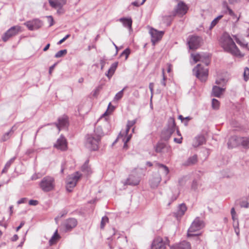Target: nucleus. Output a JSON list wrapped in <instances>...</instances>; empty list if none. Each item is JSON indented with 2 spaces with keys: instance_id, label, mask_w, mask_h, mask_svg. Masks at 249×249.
<instances>
[{
  "instance_id": "nucleus-2",
  "label": "nucleus",
  "mask_w": 249,
  "mask_h": 249,
  "mask_svg": "<svg viewBox=\"0 0 249 249\" xmlns=\"http://www.w3.org/2000/svg\"><path fill=\"white\" fill-rule=\"evenodd\" d=\"M176 130L175 121L174 118H170L168 119L166 126L164 127L161 132V139L164 141L168 140Z\"/></svg>"
},
{
  "instance_id": "nucleus-22",
  "label": "nucleus",
  "mask_w": 249,
  "mask_h": 249,
  "mask_svg": "<svg viewBox=\"0 0 249 249\" xmlns=\"http://www.w3.org/2000/svg\"><path fill=\"white\" fill-rule=\"evenodd\" d=\"M118 62H116L111 64V67L108 69L107 73L106 74L107 76L110 79L113 75L115 71L118 66Z\"/></svg>"
},
{
  "instance_id": "nucleus-41",
  "label": "nucleus",
  "mask_w": 249,
  "mask_h": 249,
  "mask_svg": "<svg viewBox=\"0 0 249 249\" xmlns=\"http://www.w3.org/2000/svg\"><path fill=\"white\" fill-rule=\"evenodd\" d=\"M244 80L247 81L249 79V69L246 67L244 72Z\"/></svg>"
},
{
  "instance_id": "nucleus-57",
  "label": "nucleus",
  "mask_w": 249,
  "mask_h": 249,
  "mask_svg": "<svg viewBox=\"0 0 249 249\" xmlns=\"http://www.w3.org/2000/svg\"><path fill=\"white\" fill-rule=\"evenodd\" d=\"M25 222L24 221H22L20 225L17 228L16 231H18L20 229L22 228V227L24 225Z\"/></svg>"
},
{
  "instance_id": "nucleus-3",
  "label": "nucleus",
  "mask_w": 249,
  "mask_h": 249,
  "mask_svg": "<svg viewBox=\"0 0 249 249\" xmlns=\"http://www.w3.org/2000/svg\"><path fill=\"white\" fill-rule=\"evenodd\" d=\"M39 186L44 192L52 191L55 188L54 178L51 176H46L41 180Z\"/></svg>"
},
{
  "instance_id": "nucleus-17",
  "label": "nucleus",
  "mask_w": 249,
  "mask_h": 249,
  "mask_svg": "<svg viewBox=\"0 0 249 249\" xmlns=\"http://www.w3.org/2000/svg\"><path fill=\"white\" fill-rule=\"evenodd\" d=\"M170 249H191V246L189 242L183 241L171 246Z\"/></svg>"
},
{
  "instance_id": "nucleus-35",
  "label": "nucleus",
  "mask_w": 249,
  "mask_h": 249,
  "mask_svg": "<svg viewBox=\"0 0 249 249\" xmlns=\"http://www.w3.org/2000/svg\"><path fill=\"white\" fill-rule=\"evenodd\" d=\"M223 17V15H220L218 16L217 18H214L211 22V25L210 27V29H211L213 28L214 26L216 25V24L217 23L218 20L220 19L222 17Z\"/></svg>"
},
{
  "instance_id": "nucleus-46",
  "label": "nucleus",
  "mask_w": 249,
  "mask_h": 249,
  "mask_svg": "<svg viewBox=\"0 0 249 249\" xmlns=\"http://www.w3.org/2000/svg\"><path fill=\"white\" fill-rule=\"evenodd\" d=\"M240 206L245 208L249 207V203L247 201L243 200L240 202Z\"/></svg>"
},
{
  "instance_id": "nucleus-51",
  "label": "nucleus",
  "mask_w": 249,
  "mask_h": 249,
  "mask_svg": "<svg viewBox=\"0 0 249 249\" xmlns=\"http://www.w3.org/2000/svg\"><path fill=\"white\" fill-rule=\"evenodd\" d=\"M154 84L153 83H150L149 85V88L150 89L151 93V98H152L153 95V92H154Z\"/></svg>"
},
{
  "instance_id": "nucleus-24",
  "label": "nucleus",
  "mask_w": 249,
  "mask_h": 249,
  "mask_svg": "<svg viewBox=\"0 0 249 249\" xmlns=\"http://www.w3.org/2000/svg\"><path fill=\"white\" fill-rule=\"evenodd\" d=\"M224 90V89L214 86L212 89L213 95L215 97H219Z\"/></svg>"
},
{
  "instance_id": "nucleus-6",
  "label": "nucleus",
  "mask_w": 249,
  "mask_h": 249,
  "mask_svg": "<svg viewBox=\"0 0 249 249\" xmlns=\"http://www.w3.org/2000/svg\"><path fill=\"white\" fill-rule=\"evenodd\" d=\"M81 177L82 174L79 172H76L68 177L66 181V189L69 192L72 191Z\"/></svg>"
},
{
  "instance_id": "nucleus-58",
  "label": "nucleus",
  "mask_w": 249,
  "mask_h": 249,
  "mask_svg": "<svg viewBox=\"0 0 249 249\" xmlns=\"http://www.w3.org/2000/svg\"><path fill=\"white\" fill-rule=\"evenodd\" d=\"M235 40H236V42H237L238 44H239V45H241V46H244V47H245V46H246L247 45V44H244L242 43H241V41H240V40H239V39H238V38H235Z\"/></svg>"
},
{
  "instance_id": "nucleus-47",
  "label": "nucleus",
  "mask_w": 249,
  "mask_h": 249,
  "mask_svg": "<svg viewBox=\"0 0 249 249\" xmlns=\"http://www.w3.org/2000/svg\"><path fill=\"white\" fill-rule=\"evenodd\" d=\"M46 18H48V21L49 23V26H53L54 24V21L53 18L52 16H47Z\"/></svg>"
},
{
  "instance_id": "nucleus-5",
  "label": "nucleus",
  "mask_w": 249,
  "mask_h": 249,
  "mask_svg": "<svg viewBox=\"0 0 249 249\" xmlns=\"http://www.w3.org/2000/svg\"><path fill=\"white\" fill-rule=\"evenodd\" d=\"M204 227V224L203 221L201 220L198 217L196 218L188 230L187 236L188 237L193 236L197 237L198 234L193 233V232L201 230Z\"/></svg>"
},
{
  "instance_id": "nucleus-42",
  "label": "nucleus",
  "mask_w": 249,
  "mask_h": 249,
  "mask_svg": "<svg viewBox=\"0 0 249 249\" xmlns=\"http://www.w3.org/2000/svg\"><path fill=\"white\" fill-rule=\"evenodd\" d=\"M130 53V49L129 48H126L122 53L121 54V56L125 55V59H127Z\"/></svg>"
},
{
  "instance_id": "nucleus-14",
  "label": "nucleus",
  "mask_w": 249,
  "mask_h": 249,
  "mask_svg": "<svg viewBox=\"0 0 249 249\" xmlns=\"http://www.w3.org/2000/svg\"><path fill=\"white\" fill-rule=\"evenodd\" d=\"M242 137L233 136L231 137L228 142L229 148H232L238 146H241Z\"/></svg>"
},
{
  "instance_id": "nucleus-32",
  "label": "nucleus",
  "mask_w": 249,
  "mask_h": 249,
  "mask_svg": "<svg viewBox=\"0 0 249 249\" xmlns=\"http://www.w3.org/2000/svg\"><path fill=\"white\" fill-rule=\"evenodd\" d=\"M161 181L160 178H157L154 179V180H151L150 185L152 188L157 187L159 183Z\"/></svg>"
},
{
  "instance_id": "nucleus-34",
  "label": "nucleus",
  "mask_w": 249,
  "mask_h": 249,
  "mask_svg": "<svg viewBox=\"0 0 249 249\" xmlns=\"http://www.w3.org/2000/svg\"><path fill=\"white\" fill-rule=\"evenodd\" d=\"M127 87H125L124 89L118 92L115 96L114 100L118 101L120 100L123 96L124 91L125 89Z\"/></svg>"
},
{
  "instance_id": "nucleus-8",
  "label": "nucleus",
  "mask_w": 249,
  "mask_h": 249,
  "mask_svg": "<svg viewBox=\"0 0 249 249\" xmlns=\"http://www.w3.org/2000/svg\"><path fill=\"white\" fill-rule=\"evenodd\" d=\"M202 42L203 39L201 37L196 36H191L188 38L187 44L190 49L196 50L201 46Z\"/></svg>"
},
{
  "instance_id": "nucleus-7",
  "label": "nucleus",
  "mask_w": 249,
  "mask_h": 249,
  "mask_svg": "<svg viewBox=\"0 0 249 249\" xmlns=\"http://www.w3.org/2000/svg\"><path fill=\"white\" fill-rule=\"evenodd\" d=\"M196 76L202 82H205L208 75V70L203 68L201 65L197 64L193 70Z\"/></svg>"
},
{
  "instance_id": "nucleus-50",
  "label": "nucleus",
  "mask_w": 249,
  "mask_h": 249,
  "mask_svg": "<svg viewBox=\"0 0 249 249\" xmlns=\"http://www.w3.org/2000/svg\"><path fill=\"white\" fill-rule=\"evenodd\" d=\"M70 34L67 35L65 37H64L62 39L60 40L57 43V45L61 44L63 42H64L67 39H68L70 36Z\"/></svg>"
},
{
  "instance_id": "nucleus-43",
  "label": "nucleus",
  "mask_w": 249,
  "mask_h": 249,
  "mask_svg": "<svg viewBox=\"0 0 249 249\" xmlns=\"http://www.w3.org/2000/svg\"><path fill=\"white\" fill-rule=\"evenodd\" d=\"M50 5L53 8H56L59 7L58 4H57L56 0H48Z\"/></svg>"
},
{
  "instance_id": "nucleus-11",
  "label": "nucleus",
  "mask_w": 249,
  "mask_h": 249,
  "mask_svg": "<svg viewBox=\"0 0 249 249\" xmlns=\"http://www.w3.org/2000/svg\"><path fill=\"white\" fill-rule=\"evenodd\" d=\"M77 225V221L75 218H70L64 221L62 226L65 232L70 231L75 228Z\"/></svg>"
},
{
  "instance_id": "nucleus-56",
  "label": "nucleus",
  "mask_w": 249,
  "mask_h": 249,
  "mask_svg": "<svg viewBox=\"0 0 249 249\" xmlns=\"http://www.w3.org/2000/svg\"><path fill=\"white\" fill-rule=\"evenodd\" d=\"M18 238V236L17 234H15L11 239L12 241H17Z\"/></svg>"
},
{
  "instance_id": "nucleus-53",
  "label": "nucleus",
  "mask_w": 249,
  "mask_h": 249,
  "mask_svg": "<svg viewBox=\"0 0 249 249\" xmlns=\"http://www.w3.org/2000/svg\"><path fill=\"white\" fill-rule=\"evenodd\" d=\"M182 137H181L179 139H178V138H175L174 139V141L177 143H182Z\"/></svg>"
},
{
  "instance_id": "nucleus-21",
  "label": "nucleus",
  "mask_w": 249,
  "mask_h": 249,
  "mask_svg": "<svg viewBox=\"0 0 249 249\" xmlns=\"http://www.w3.org/2000/svg\"><path fill=\"white\" fill-rule=\"evenodd\" d=\"M58 123H55V125L59 131L60 130V128L67 127L68 124V118L67 117L64 116L58 118Z\"/></svg>"
},
{
  "instance_id": "nucleus-62",
  "label": "nucleus",
  "mask_w": 249,
  "mask_h": 249,
  "mask_svg": "<svg viewBox=\"0 0 249 249\" xmlns=\"http://www.w3.org/2000/svg\"><path fill=\"white\" fill-rule=\"evenodd\" d=\"M50 46V43L47 44L46 45V46L44 48V49H43V51H44V52H46V51H47L49 49V48Z\"/></svg>"
},
{
  "instance_id": "nucleus-33",
  "label": "nucleus",
  "mask_w": 249,
  "mask_h": 249,
  "mask_svg": "<svg viewBox=\"0 0 249 249\" xmlns=\"http://www.w3.org/2000/svg\"><path fill=\"white\" fill-rule=\"evenodd\" d=\"M13 133L12 129H11L8 132L5 133L1 137V141L2 142H5L7 140H8L12 134Z\"/></svg>"
},
{
  "instance_id": "nucleus-60",
  "label": "nucleus",
  "mask_w": 249,
  "mask_h": 249,
  "mask_svg": "<svg viewBox=\"0 0 249 249\" xmlns=\"http://www.w3.org/2000/svg\"><path fill=\"white\" fill-rule=\"evenodd\" d=\"M56 65V63H55L49 68V73H51L52 72V71L53 70V69L54 68Z\"/></svg>"
},
{
  "instance_id": "nucleus-19",
  "label": "nucleus",
  "mask_w": 249,
  "mask_h": 249,
  "mask_svg": "<svg viewBox=\"0 0 249 249\" xmlns=\"http://www.w3.org/2000/svg\"><path fill=\"white\" fill-rule=\"evenodd\" d=\"M188 9L186 4L183 1L178 2L177 7V13L180 15H185Z\"/></svg>"
},
{
  "instance_id": "nucleus-52",
  "label": "nucleus",
  "mask_w": 249,
  "mask_h": 249,
  "mask_svg": "<svg viewBox=\"0 0 249 249\" xmlns=\"http://www.w3.org/2000/svg\"><path fill=\"white\" fill-rule=\"evenodd\" d=\"M38 202L36 200L31 199L29 201V204L33 206H36L38 204Z\"/></svg>"
},
{
  "instance_id": "nucleus-16",
  "label": "nucleus",
  "mask_w": 249,
  "mask_h": 249,
  "mask_svg": "<svg viewBox=\"0 0 249 249\" xmlns=\"http://www.w3.org/2000/svg\"><path fill=\"white\" fill-rule=\"evenodd\" d=\"M54 146L58 149L65 151L67 149V142L65 138L61 135L60 137L57 139L56 143L54 144Z\"/></svg>"
},
{
  "instance_id": "nucleus-40",
  "label": "nucleus",
  "mask_w": 249,
  "mask_h": 249,
  "mask_svg": "<svg viewBox=\"0 0 249 249\" xmlns=\"http://www.w3.org/2000/svg\"><path fill=\"white\" fill-rule=\"evenodd\" d=\"M212 107L213 109H217L219 107V102L216 99H213L212 100Z\"/></svg>"
},
{
  "instance_id": "nucleus-1",
  "label": "nucleus",
  "mask_w": 249,
  "mask_h": 249,
  "mask_svg": "<svg viewBox=\"0 0 249 249\" xmlns=\"http://www.w3.org/2000/svg\"><path fill=\"white\" fill-rule=\"evenodd\" d=\"M220 42L221 46L225 51L235 56H240L242 55L240 50L228 33L225 32L222 35L220 38Z\"/></svg>"
},
{
  "instance_id": "nucleus-55",
  "label": "nucleus",
  "mask_w": 249,
  "mask_h": 249,
  "mask_svg": "<svg viewBox=\"0 0 249 249\" xmlns=\"http://www.w3.org/2000/svg\"><path fill=\"white\" fill-rule=\"evenodd\" d=\"M100 63L101 65V69L102 70L106 64V61L105 59H101L100 60Z\"/></svg>"
},
{
  "instance_id": "nucleus-12",
  "label": "nucleus",
  "mask_w": 249,
  "mask_h": 249,
  "mask_svg": "<svg viewBox=\"0 0 249 249\" xmlns=\"http://www.w3.org/2000/svg\"><path fill=\"white\" fill-rule=\"evenodd\" d=\"M149 33L151 36V42L153 45H155L156 43L160 41L163 34L164 32L158 31V30L151 28L149 31Z\"/></svg>"
},
{
  "instance_id": "nucleus-9",
  "label": "nucleus",
  "mask_w": 249,
  "mask_h": 249,
  "mask_svg": "<svg viewBox=\"0 0 249 249\" xmlns=\"http://www.w3.org/2000/svg\"><path fill=\"white\" fill-rule=\"evenodd\" d=\"M24 24L29 30L34 31L41 28L43 26V22L38 18H35L25 22Z\"/></svg>"
},
{
  "instance_id": "nucleus-26",
  "label": "nucleus",
  "mask_w": 249,
  "mask_h": 249,
  "mask_svg": "<svg viewBox=\"0 0 249 249\" xmlns=\"http://www.w3.org/2000/svg\"><path fill=\"white\" fill-rule=\"evenodd\" d=\"M195 141V142L193 144V146L194 147H197L203 144L205 142V139L203 136H198L196 137Z\"/></svg>"
},
{
  "instance_id": "nucleus-63",
  "label": "nucleus",
  "mask_w": 249,
  "mask_h": 249,
  "mask_svg": "<svg viewBox=\"0 0 249 249\" xmlns=\"http://www.w3.org/2000/svg\"><path fill=\"white\" fill-rule=\"evenodd\" d=\"M38 178V177L36 174L33 175L31 177L32 180H36Z\"/></svg>"
},
{
  "instance_id": "nucleus-44",
  "label": "nucleus",
  "mask_w": 249,
  "mask_h": 249,
  "mask_svg": "<svg viewBox=\"0 0 249 249\" xmlns=\"http://www.w3.org/2000/svg\"><path fill=\"white\" fill-rule=\"evenodd\" d=\"M162 79L161 81V84L164 86V87H165L166 86V82H165V80H166V77H165V72H164V70L163 69H162Z\"/></svg>"
},
{
  "instance_id": "nucleus-64",
  "label": "nucleus",
  "mask_w": 249,
  "mask_h": 249,
  "mask_svg": "<svg viewBox=\"0 0 249 249\" xmlns=\"http://www.w3.org/2000/svg\"><path fill=\"white\" fill-rule=\"evenodd\" d=\"M8 167H6L5 166H4V168L3 169V170H2V172L1 173H6L8 170Z\"/></svg>"
},
{
  "instance_id": "nucleus-54",
  "label": "nucleus",
  "mask_w": 249,
  "mask_h": 249,
  "mask_svg": "<svg viewBox=\"0 0 249 249\" xmlns=\"http://www.w3.org/2000/svg\"><path fill=\"white\" fill-rule=\"evenodd\" d=\"M144 3H142V1L141 3H139L137 1H134L132 3V4L135 6L138 7L141 5H142Z\"/></svg>"
},
{
  "instance_id": "nucleus-59",
  "label": "nucleus",
  "mask_w": 249,
  "mask_h": 249,
  "mask_svg": "<svg viewBox=\"0 0 249 249\" xmlns=\"http://www.w3.org/2000/svg\"><path fill=\"white\" fill-rule=\"evenodd\" d=\"M167 71L168 72H170L171 71V69H172V65L171 64H169V63H168L167 64Z\"/></svg>"
},
{
  "instance_id": "nucleus-37",
  "label": "nucleus",
  "mask_w": 249,
  "mask_h": 249,
  "mask_svg": "<svg viewBox=\"0 0 249 249\" xmlns=\"http://www.w3.org/2000/svg\"><path fill=\"white\" fill-rule=\"evenodd\" d=\"M67 53V50L66 49L62 50H60V51H58V52H57L55 53L54 57L56 58H59V57H61L62 56L66 54Z\"/></svg>"
},
{
  "instance_id": "nucleus-27",
  "label": "nucleus",
  "mask_w": 249,
  "mask_h": 249,
  "mask_svg": "<svg viewBox=\"0 0 249 249\" xmlns=\"http://www.w3.org/2000/svg\"><path fill=\"white\" fill-rule=\"evenodd\" d=\"M223 6L224 8H226L229 12V15L231 16L233 18H236V22H238L239 19V17L237 18V16L234 14L233 11L229 7L226 2H223Z\"/></svg>"
},
{
  "instance_id": "nucleus-23",
  "label": "nucleus",
  "mask_w": 249,
  "mask_h": 249,
  "mask_svg": "<svg viewBox=\"0 0 249 249\" xmlns=\"http://www.w3.org/2000/svg\"><path fill=\"white\" fill-rule=\"evenodd\" d=\"M197 161V157L196 155H194L189 157L188 160L184 163L185 166H190L195 164Z\"/></svg>"
},
{
  "instance_id": "nucleus-15",
  "label": "nucleus",
  "mask_w": 249,
  "mask_h": 249,
  "mask_svg": "<svg viewBox=\"0 0 249 249\" xmlns=\"http://www.w3.org/2000/svg\"><path fill=\"white\" fill-rule=\"evenodd\" d=\"M166 244L161 237H158L153 241L151 249H165Z\"/></svg>"
},
{
  "instance_id": "nucleus-38",
  "label": "nucleus",
  "mask_w": 249,
  "mask_h": 249,
  "mask_svg": "<svg viewBox=\"0 0 249 249\" xmlns=\"http://www.w3.org/2000/svg\"><path fill=\"white\" fill-rule=\"evenodd\" d=\"M157 165L159 167L163 169L165 175H167L169 173V169L167 166H166V165H165L163 164L160 163H157Z\"/></svg>"
},
{
  "instance_id": "nucleus-36",
  "label": "nucleus",
  "mask_w": 249,
  "mask_h": 249,
  "mask_svg": "<svg viewBox=\"0 0 249 249\" xmlns=\"http://www.w3.org/2000/svg\"><path fill=\"white\" fill-rule=\"evenodd\" d=\"M202 54L196 53L192 54L191 56L195 63L200 61L202 57Z\"/></svg>"
},
{
  "instance_id": "nucleus-49",
  "label": "nucleus",
  "mask_w": 249,
  "mask_h": 249,
  "mask_svg": "<svg viewBox=\"0 0 249 249\" xmlns=\"http://www.w3.org/2000/svg\"><path fill=\"white\" fill-rule=\"evenodd\" d=\"M58 4L59 7H62L67 2V0H56Z\"/></svg>"
},
{
  "instance_id": "nucleus-61",
  "label": "nucleus",
  "mask_w": 249,
  "mask_h": 249,
  "mask_svg": "<svg viewBox=\"0 0 249 249\" xmlns=\"http://www.w3.org/2000/svg\"><path fill=\"white\" fill-rule=\"evenodd\" d=\"M123 135L121 134V133H120L118 138L115 140V141L113 142L112 145H114L118 141V139L120 137H123Z\"/></svg>"
},
{
  "instance_id": "nucleus-13",
  "label": "nucleus",
  "mask_w": 249,
  "mask_h": 249,
  "mask_svg": "<svg viewBox=\"0 0 249 249\" xmlns=\"http://www.w3.org/2000/svg\"><path fill=\"white\" fill-rule=\"evenodd\" d=\"M20 30L18 26H13L10 28L5 33L2 37V39L4 42L7 41L11 37L17 35Z\"/></svg>"
},
{
  "instance_id": "nucleus-18",
  "label": "nucleus",
  "mask_w": 249,
  "mask_h": 249,
  "mask_svg": "<svg viewBox=\"0 0 249 249\" xmlns=\"http://www.w3.org/2000/svg\"><path fill=\"white\" fill-rule=\"evenodd\" d=\"M187 207L184 203L179 204L178 207V210L176 212L174 213V215L177 219L183 216L185 212L187 211Z\"/></svg>"
},
{
  "instance_id": "nucleus-4",
  "label": "nucleus",
  "mask_w": 249,
  "mask_h": 249,
  "mask_svg": "<svg viewBox=\"0 0 249 249\" xmlns=\"http://www.w3.org/2000/svg\"><path fill=\"white\" fill-rule=\"evenodd\" d=\"M100 140V135L88 134L86 136V146L91 151H96L98 149Z\"/></svg>"
},
{
  "instance_id": "nucleus-20",
  "label": "nucleus",
  "mask_w": 249,
  "mask_h": 249,
  "mask_svg": "<svg viewBox=\"0 0 249 249\" xmlns=\"http://www.w3.org/2000/svg\"><path fill=\"white\" fill-rule=\"evenodd\" d=\"M140 179L139 178L133 175H130L125 181V184L135 186L138 185Z\"/></svg>"
},
{
  "instance_id": "nucleus-25",
  "label": "nucleus",
  "mask_w": 249,
  "mask_h": 249,
  "mask_svg": "<svg viewBox=\"0 0 249 249\" xmlns=\"http://www.w3.org/2000/svg\"><path fill=\"white\" fill-rule=\"evenodd\" d=\"M119 20L122 22L123 25L129 29H131L132 20L131 18H122L119 19Z\"/></svg>"
},
{
  "instance_id": "nucleus-28",
  "label": "nucleus",
  "mask_w": 249,
  "mask_h": 249,
  "mask_svg": "<svg viewBox=\"0 0 249 249\" xmlns=\"http://www.w3.org/2000/svg\"><path fill=\"white\" fill-rule=\"evenodd\" d=\"M60 238L59 235L58 234L57 231L56 230L54 233L53 236L49 240V244L50 245H53L56 243L57 241Z\"/></svg>"
},
{
  "instance_id": "nucleus-29",
  "label": "nucleus",
  "mask_w": 249,
  "mask_h": 249,
  "mask_svg": "<svg viewBox=\"0 0 249 249\" xmlns=\"http://www.w3.org/2000/svg\"><path fill=\"white\" fill-rule=\"evenodd\" d=\"M241 142V147L245 149H249V136L242 137Z\"/></svg>"
},
{
  "instance_id": "nucleus-30",
  "label": "nucleus",
  "mask_w": 249,
  "mask_h": 249,
  "mask_svg": "<svg viewBox=\"0 0 249 249\" xmlns=\"http://www.w3.org/2000/svg\"><path fill=\"white\" fill-rule=\"evenodd\" d=\"M81 170L87 174H89L91 173L90 168L89 166V160L85 161V163L81 167Z\"/></svg>"
},
{
  "instance_id": "nucleus-45",
  "label": "nucleus",
  "mask_w": 249,
  "mask_h": 249,
  "mask_svg": "<svg viewBox=\"0 0 249 249\" xmlns=\"http://www.w3.org/2000/svg\"><path fill=\"white\" fill-rule=\"evenodd\" d=\"M16 159V157H13L12 158H11L10 160H9L5 164V166L6 167H8V168H9V167H10L11 165L14 162V161H15Z\"/></svg>"
},
{
  "instance_id": "nucleus-48",
  "label": "nucleus",
  "mask_w": 249,
  "mask_h": 249,
  "mask_svg": "<svg viewBox=\"0 0 249 249\" xmlns=\"http://www.w3.org/2000/svg\"><path fill=\"white\" fill-rule=\"evenodd\" d=\"M137 120H133L132 121H128L127 123V127L131 128L133 125H134L136 123Z\"/></svg>"
},
{
  "instance_id": "nucleus-31",
  "label": "nucleus",
  "mask_w": 249,
  "mask_h": 249,
  "mask_svg": "<svg viewBox=\"0 0 249 249\" xmlns=\"http://www.w3.org/2000/svg\"><path fill=\"white\" fill-rule=\"evenodd\" d=\"M201 59L200 61L204 63L206 66L210 64V56L208 54H202Z\"/></svg>"
},
{
  "instance_id": "nucleus-39",
  "label": "nucleus",
  "mask_w": 249,
  "mask_h": 249,
  "mask_svg": "<svg viewBox=\"0 0 249 249\" xmlns=\"http://www.w3.org/2000/svg\"><path fill=\"white\" fill-rule=\"evenodd\" d=\"M108 222V218L107 216H105L102 217V220L101 222L100 228L102 229H103L105 227V226L107 223Z\"/></svg>"
},
{
  "instance_id": "nucleus-10",
  "label": "nucleus",
  "mask_w": 249,
  "mask_h": 249,
  "mask_svg": "<svg viewBox=\"0 0 249 249\" xmlns=\"http://www.w3.org/2000/svg\"><path fill=\"white\" fill-rule=\"evenodd\" d=\"M155 150L157 153L161 154H168L170 155L171 153V148L163 142H159L154 146Z\"/></svg>"
}]
</instances>
